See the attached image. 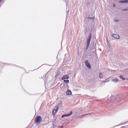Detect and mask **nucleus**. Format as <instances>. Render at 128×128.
I'll list each match as a JSON object with an SVG mask.
<instances>
[{"label": "nucleus", "instance_id": "12", "mask_svg": "<svg viewBox=\"0 0 128 128\" xmlns=\"http://www.w3.org/2000/svg\"><path fill=\"white\" fill-rule=\"evenodd\" d=\"M70 116V114H64L63 116H62V118H64L66 116Z\"/></svg>", "mask_w": 128, "mask_h": 128}, {"label": "nucleus", "instance_id": "13", "mask_svg": "<svg viewBox=\"0 0 128 128\" xmlns=\"http://www.w3.org/2000/svg\"><path fill=\"white\" fill-rule=\"evenodd\" d=\"M62 86V84H61V88H66V85L64 84H63V87Z\"/></svg>", "mask_w": 128, "mask_h": 128}, {"label": "nucleus", "instance_id": "5", "mask_svg": "<svg viewBox=\"0 0 128 128\" xmlns=\"http://www.w3.org/2000/svg\"><path fill=\"white\" fill-rule=\"evenodd\" d=\"M68 76L66 75V76H64L63 77H62V80H68Z\"/></svg>", "mask_w": 128, "mask_h": 128}, {"label": "nucleus", "instance_id": "14", "mask_svg": "<svg viewBox=\"0 0 128 128\" xmlns=\"http://www.w3.org/2000/svg\"><path fill=\"white\" fill-rule=\"evenodd\" d=\"M120 2H126V0H122V1H120Z\"/></svg>", "mask_w": 128, "mask_h": 128}, {"label": "nucleus", "instance_id": "9", "mask_svg": "<svg viewBox=\"0 0 128 128\" xmlns=\"http://www.w3.org/2000/svg\"><path fill=\"white\" fill-rule=\"evenodd\" d=\"M120 78L122 80H126V78H124V76H120Z\"/></svg>", "mask_w": 128, "mask_h": 128}, {"label": "nucleus", "instance_id": "11", "mask_svg": "<svg viewBox=\"0 0 128 128\" xmlns=\"http://www.w3.org/2000/svg\"><path fill=\"white\" fill-rule=\"evenodd\" d=\"M114 82H118L120 81V79H118V78H116L115 80H114Z\"/></svg>", "mask_w": 128, "mask_h": 128}, {"label": "nucleus", "instance_id": "6", "mask_svg": "<svg viewBox=\"0 0 128 128\" xmlns=\"http://www.w3.org/2000/svg\"><path fill=\"white\" fill-rule=\"evenodd\" d=\"M72 92V90H68L66 92V96H71Z\"/></svg>", "mask_w": 128, "mask_h": 128}, {"label": "nucleus", "instance_id": "8", "mask_svg": "<svg viewBox=\"0 0 128 128\" xmlns=\"http://www.w3.org/2000/svg\"><path fill=\"white\" fill-rule=\"evenodd\" d=\"M88 18H90V20H94V15H92V16H88Z\"/></svg>", "mask_w": 128, "mask_h": 128}, {"label": "nucleus", "instance_id": "7", "mask_svg": "<svg viewBox=\"0 0 128 128\" xmlns=\"http://www.w3.org/2000/svg\"><path fill=\"white\" fill-rule=\"evenodd\" d=\"M56 112H58V108L53 110L52 111L53 116H56Z\"/></svg>", "mask_w": 128, "mask_h": 128}, {"label": "nucleus", "instance_id": "1", "mask_svg": "<svg viewBox=\"0 0 128 128\" xmlns=\"http://www.w3.org/2000/svg\"><path fill=\"white\" fill-rule=\"evenodd\" d=\"M111 36L114 40H120V36L118 34L114 33L112 34Z\"/></svg>", "mask_w": 128, "mask_h": 128}, {"label": "nucleus", "instance_id": "2", "mask_svg": "<svg viewBox=\"0 0 128 128\" xmlns=\"http://www.w3.org/2000/svg\"><path fill=\"white\" fill-rule=\"evenodd\" d=\"M36 122L38 124H40V122H42V117L40 116H38L36 118Z\"/></svg>", "mask_w": 128, "mask_h": 128}, {"label": "nucleus", "instance_id": "10", "mask_svg": "<svg viewBox=\"0 0 128 128\" xmlns=\"http://www.w3.org/2000/svg\"><path fill=\"white\" fill-rule=\"evenodd\" d=\"M64 82H65V84H68V82H70V80H64Z\"/></svg>", "mask_w": 128, "mask_h": 128}, {"label": "nucleus", "instance_id": "3", "mask_svg": "<svg viewBox=\"0 0 128 128\" xmlns=\"http://www.w3.org/2000/svg\"><path fill=\"white\" fill-rule=\"evenodd\" d=\"M85 64L88 68H92V66L90 65V62H88L86 61Z\"/></svg>", "mask_w": 128, "mask_h": 128}, {"label": "nucleus", "instance_id": "4", "mask_svg": "<svg viewBox=\"0 0 128 128\" xmlns=\"http://www.w3.org/2000/svg\"><path fill=\"white\" fill-rule=\"evenodd\" d=\"M90 38H88L86 42V46L88 48V46H90Z\"/></svg>", "mask_w": 128, "mask_h": 128}]
</instances>
